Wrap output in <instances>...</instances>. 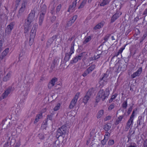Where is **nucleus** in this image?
Here are the masks:
<instances>
[{
	"instance_id": "nucleus-1",
	"label": "nucleus",
	"mask_w": 147,
	"mask_h": 147,
	"mask_svg": "<svg viewBox=\"0 0 147 147\" xmlns=\"http://www.w3.org/2000/svg\"><path fill=\"white\" fill-rule=\"evenodd\" d=\"M109 94V92L107 90L104 91L103 90L101 89L99 92L96 97V99H100L104 101L105 99L107 98Z\"/></svg>"
},
{
	"instance_id": "nucleus-2",
	"label": "nucleus",
	"mask_w": 147,
	"mask_h": 147,
	"mask_svg": "<svg viewBox=\"0 0 147 147\" xmlns=\"http://www.w3.org/2000/svg\"><path fill=\"white\" fill-rule=\"evenodd\" d=\"M38 27V24L37 23H35L33 26L32 30L31 31V32L30 37V42H33V39L35 37L36 35V29ZM29 44L30 45V42H29ZM32 45L31 44L30 45Z\"/></svg>"
},
{
	"instance_id": "nucleus-3",
	"label": "nucleus",
	"mask_w": 147,
	"mask_h": 147,
	"mask_svg": "<svg viewBox=\"0 0 147 147\" xmlns=\"http://www.w3.org/2000/svg\"><path fill=\"white\" fill-rule=\"evenodd\" d=\"M35 11L34 10H32L31 12L28 15L27 21L26 22L25 24L28 25V26L30 27V25L31 22L33 21L34 19Z\"/></svg>"
},
{
	"instance_id": "nucleus-4",
	"label": "nucleus",
	"mask_w": 147,
	"mask_h": 147,
	"mask_svg": "<svg viewBox=\"0 0 147 147\" xmlns=\"http://www.w3.org/2000/svg\"><path fill=\"white\" fill-rule=\"evenodd\" d=\"M66 130V126L64 125L62 126L57 130L56 136L58 138L59 136H62L65 134Z\"/></svg>"
},
{
	"instance_id": "nucleus-5",
	"label": "nucleus",
	"mask_w": 147,
	"mask_h": 147,
	"mask_svg": "<svg viewBox=\"0 0 147 147\" xmlns=\"http://www.w3.org/2000/svg\"><path fill=\"white\" fill-rule=\"evenodd\" d=\"M79 92H78L77 93L74 98L71 101L69 106V108L70 109H72L75 106L77 102L78 99L79 98Z\"/></svg>"
},
{
	"instance_id": "nucleus-6",
	"label": "nucleus",
	"mask_w": 147,
	"mask_h": 147,
	"mask_svg": "<svg viewBox=\"0 0 147 147\" xmlns=\"http://www.w3.org/2000/svg\"><path fill=\"white\" fill-rule=\"evenodd\" d=\"M26 4L27 2L26 1L22 2L21 5V7L19 10L18 13V18H20L23 14L24 12L25 9L26 5Z\"/></svg>"
},
{
	"instance_id": "nucleus-7",
	"label": "nucleus",
	"mask_w": 147,
	"mask_h": 147,
	"mask_svg": "<svg viewBox=\"0 0 147 147\" xmlns=\"http://www.w3.org/2000/svg\"><path fill=\"white\" fill-rule=\"evenodd\" d=\"M44 7L45 8L43 12H42V13L40 15L38 23L39 26H41L42 24L44 19V15L45 13L46 7L45 6Z\"/></svg>"
},
{
	"instance_id": "nucleus-8",
	"label": "nucleus",
	"mask_w": 147,
	"mask_h": 147,
	"mask_svg": "<svg viewBox=\"0 0 147 147\" xmlns=\"http://www.w3.org/2000/svg\"><path fill=\"white\" fill-rule=\"evenodd\" d=\"M14 26V23L13 22L7 25L5 30V33L7 34H10L13 29Z\"/></svg>"
},
{
	"instance_id": "nucleus-9",
	"label": "nucleus",
	"mask_w": 147,
	"mask_h": 147,
	"mask_svg": "<svg viewBox=\"0 0 147 147\" xmlns=\"http://www.w3.org/2000/svg\"><path fill=\"white\" fill-rule=\"evenodd\" d=\"M57 79L55 77L52 79L49 83L48 87L49 89H51L55 85V82L57 81Z\"/></svg>"
},
{
	"instance_id": "nucleus-10",
	"label": "nucleus",
	"mask_w": 147,
	"mask_h": 147,
	"mask_svg": "<svg viewBox=\"0 0 147 147\" xmlns=\"http://www.w3.org/2000/svg\"><path fill=\"white\" fill-rule=\"evenodd\" d=\"M77 0H76L75 1H74L72 3V4L70 5L67 10V11L68 12H72L74 11L76 7V2Z\"/></svg>"
},
{
	"instance_id": "nucleus-11",
	"label": "nucleus",
	"mask_w": 147,
	"mask_h": 147,
	"mask_svg": "<svg viewBox=\"0 0 147 147\" xmlns=\"http://www.w3.org/2000/svg\"><path fill=\"white\" fill-rule=\"evenodd\" d=\"M142 67H140L135 72L131 75V77L132 78H134L137 76H139L142 72Z\"/></svg>"
},
{
	"instance_id": "nucleus-12",
	"label": "nucleus",
	"mask_w": 147,
	"mask_h": 147,
	"mask_svg": "<svg viewBox=\"0 0 147 147\" xmlns=\"http://www.w3.org/2000/svg\"><path fill=\"white\" fill-rule=\"evenodd\" d=\"M121 14V13L120 12H117L114 14L111 18V22H113L119 17Z\"/></svg>"
},
{
	"instance_id": "nucleus-13",
	"label": "nucleus",
	"mask_w": 147,
	"mask_h": 147,
	"mask_svg": "<svg viewBox=\"0 0 147 147\" xmlns=\"http://www.w3.org/2000/svg\"><path fill=\"white\" fill-rule=\"evenodd\" d=\"M11 87H9L7 89L3 94V95L2 96V98L3 99L6 98L8 95L10 93L11 90Z\"/></svg>"
},
{
	"instance_id": "nucleus-14",
	"label": "nucleus",
	"mask_w": 147,
	"mask_h": 147,
	"mask_svg": "<svg viewBox=\"0 0 147 147\" xmlns=\"http://www.w3.org/2000/svg\"><path fill=\"white\" fill-rule=\"evenodd\" d=\"M9 49H6L1 53L0 56V60H2L6 56L9 52Z\"/></svg>"
},
{
	"instance_id": "nucleus-15",
	"label": "nucleus",
	"mask_w": 147,
	"mask_h": 147,
	"mask_svg": "<svg viewBox=\"0 0 147 147\" xmlns=\"http://www.w3.org/2000/svg\"><path fill=\"white\" fill-rule=\"evenodd\" d=\"M105 23V22L104 21H102L101 22H100L98 23L94 28V29L96 30L97 29H100L103 26Z\"/></svg>"
},
{
	"instance_id": "nucleus-16",
	"label": "nucleus",
	"mask_w": 147,
	"mask_h": 147,
	"mask_svg": "<svg viewBox=\"0 0 147 147\" xmlns=\"http://www.w3.org/2000/svg\"><path fill=\"white\" fill-rule=\"evenodd\" d=\"M111 0H101L99 3L100 5L101 6H104L109 4Z\"/></svg>"
},
{
	"instance_id": "nucleus-17",
	"label": "nucleus",
	"mask_w": 147,
	"mask_h": 147,
	"mask_svg": "<svg viewBox=\"0 0 147 147\" xmlns=\"http://www.w3.org/2000/svg\"><path fill=\"white\" fill-rule=\"evenodd\" d=\"M11 76V73L9 72L7 75L4 76L3 78V81L4 82H6L9 80Z\"/></svg>"
},
{
	"instance_id": "nucleus-18",
	"label": "nucleus",
	"mask_w": 147,
	"mask_h": 147,
	"mask_svg": "<svg viewBox=\"0 0 147 147\" xmlns=\"http://www.w3.org/2000/svg\"><path fill=\"white\" fill-rule=\"evenodd\" d=\"M108 75L107 74H104L102 77H100V79L101 80H103L105 82H107L108 81Z\"/></svg>"
},
{
	"instance_id": "nucleus-19",
	"label": "nucleus",
	"mask_w": 147,
	"mask_h": 147,
	"mask_svg": "<svg viewBox=\"0 0 147 147\" xmlns=\"http://www.w3.org/2000/svg\"><path fill=\"white\" fill-rule=\"evenodd\" d=\"M42 117V113H40L37 115L35 119V120L34 122V124L36 123L39 121L40 119H41Z\"/></svg>"
},
{
	"instance_id": "nucleus-20",
	"label": "nucleus",
	"mask_w": 147,
	"mask_h": 147,
	"mask_svg": "<svg viewBox=\"0 0 147 147\" xmlns=\"http://www.w3.org/2000/svg\"><path fill=\"white\" fill-rule=\"evenodd\" d=\"M95 67L96 65H92L90 67H88L86 70L88 73H90L95 69Z\"/></svg>"
},
{
	"instance_id": "nucleus-21",
	"label": "nucleus",
	"mask_w": 147,
	"mask_h": 147,
	"mask_svg": "<svg viewBox=\"0 0 147 147\" xmlns=\"http://www.w3.org/2000/svg\"><path fill=\"white\" fill-rule=\"evenodd\" d=\"M74 42L73 41L71 44V47L70 49V51L69 53H70V55H72L74 53Z\"/></svg>"
},
{
	"instance_id": "nucleus-22",
	"label": "nucleus",
	"mask_w": 147,
	"mask_h": 147,
	"mask_svg": "<svg viewBox=\"0 0 147 147\" xmlns=\"http://www.w3.org/2000/svg\"><path fill=\"white\" fill-rule=\"evenodd\" d=\"M123 116V115H121L119 116L117 119L115 123V124L116 125H118L120 123L122 120Z\"/></svg>"
},
{
	"instance_id": "nucleus-23",
	"label": "nucleus",
	"mask_w": 147,
	"mask_h": 147,
	"mask_svg": "<svg viewBox=\"0 0 147 147\" xmlns=\"http://www.w3.org/2000/svg\"><path fill=\"white\" fill-rule=\"evenodd\" d=\"M94 88H91L88 90L86 94L90 97L91 95L94 93Z\"/></svg>"
},
{
	"instance_id": "nucleus-24",
	"label": "nucleus",
	"mask_w": 147,
	"mask_h": 147,
	"mask_svg": "<svg viewBox=\"0 0 147 147\" xmlns=\"http://www.w3.org/2000/svg\"><path fill=\"white\" fill-rule=\"evenodd\" d=\"M90 96L86 94L84 96L83 99V102L85 104H86L87 103L90 99Z\"/></svg>"
},
{
	"instance_id": "nucleus-25",
	"label": "nucleus",
	"mask_w": 147,
	"mask_h": 147,
	"mask_svg": "<svg viewBox=\"0 0 147 147\" xmlns=\"http://www.w3.org/2000/svg\"><path fill=\"white\" fill-rule=\"evenodd\" d=\"M104 114V111L103 110L99 111L97 114V118L99 119Z\"/></svg>"
},
{
	"instance_id": "nucleus-26",
	"label": "nucleus",
	"mask_w": 147,
	"mask_h": 147,
	"mask_svg": "<svg viewBox=\"0 0 147 147\" xmlns=\"http://www.w3.org/2000/svg\"><path fill=\"white\" fill-rule=\"evenodd\" d=\"M111 128L110 123H107L104 126V128L105 131H108Z\"/></svg>"
},
{
	"instance_id": "nucleus-27",
	"label": "nucleus",
	"mask_w": 147,
	"mask_h": 147,
	"mask_svg": "<svg viewBox=\"0 0 147 147\" xmlns=\"http://www.w3.org/2000/svg\"><path fill=\"white\" fill-rule=\"evenodd\" d=\"M110 35V34H107L105 36L103 39V40H104L105 41L103 42L102 43L101 45H104V44L105 43V42L107 41Z\"/></svg>"
},
{
	"instance_id": "nucleus-28",
	"label": "nucleus",
	"mask_w": 147,
	"mask_h": 147,
	"mask_svg": "<svg viewBox=\"0 0 147 147\" xmlns=\"http://www.w3.org/2000/svg\"><path fill=\"white\" fill-rule=\"evenodd\" d=\"M92 36H90L86 37L84 40L83 41V43L84 44H86L87 42L90 41L92 39Z\"/></svg>"
},
{
	"instance_id": "nucleus-29",
	"label": "nucleus",
	"mask_w": 147,
	"mask_h": 147,
	"mask_svg": "<svg viewBox=\"0 0 147 147\" xmlns=\"http://www.w3.org/2000/svg\"><path fill=\"white\" fill-rule=\"evenodd\" d=\"M86 54L85 52H83L80 53L77 56L79 60H81Z\"/></svg>"
},
{
	"instance_id": "nucleus-30",
	"label": "nucleus",
	"mask_w": 147,
	"mask_h": 147,
	"mask_svg": "<svg viewBox=\"0 0 147 147\" xmlns=\"http://www.w3.org/2000/svg\"><path fill=\"white\" fill-rule=\"evenodd\" d=\"M143 122V118L142 116H139L138 117V120L137 121L138 125H140Z\"/></svg>"
},
{
	"instance_id": "nucleus-31",
	"label": "nucleus",
	"mask_w": 147,
	"mask_h": 147,
	"mask_svg": "<svg viewBox=\"0 0 147 147\" xmlns=\"http://www.w3.org/2000/svg\"><path fill=\"white\" fill-rule=\"evenodd\" d=\"M71 55H70L69 53H66L65 54V56L64 58V60L66 62L68 61L69 59L70 56Z\"/></svg>"
},
{
	"instance_id": "nucleus-32",
	"label": "nucleus",
	"mask_w": 147,
	"mask_h": 147,
	"mask_svg": "<svg viewBox=\"0 0 147 147\" xmlns=\"http://www.w3.org/2000/svg\"><path fill=\"white\" fill-rule=\"evenodd\" d=\"M127 99L125 101H124L122 105V107L124 108L125 109L127 108Z\"/></svg>"
},
{
	"instance_id": "nucleus-33",
	"label": "nucleus",
	"mask_w": 147,
	"mask_h": 147,
	"mask_svg": "<svg viewBox=\"0 0 147 147\" xmlns=\"http://www.w3.org/2000/svg\"><path fill=\"white\" fill-rule=\"evenodd\" d=\"M87 2L86 0H84L80 4V6L79 7V9L82 8L86 4Z\"/></svg>"
},
{
	"instance_id": "nucleus-34",
	"label": "nucleus",
	"mask_w": 147,
	"mask_h": 147,
	"mask_svg": "<svg viewBox=\"0 0 147 147\" xmlns=\"http://www.w3.org/2000/svg\"><path fill=\"white\" fill-rule=\"evenodd\" d=\"M79 60L78 59V58L77 56H76V57L73 58L72 60L71 61V63L72 64L76 63Z\"/></svg>"
},
{
	"instance_id": "nucleus-35",
	"label": "nucleus",
	"mask_w": 147,
	"mask_h": 147,
	"mask_svg": "<svg viewBox=\"0 0 147 147\" xmlns=\"http://www.w3.org/2000/svg\"><path fill=\"white\" fill-rule=\"evenodd\" d=\"M133 122V120L129 119L127 122L126 125L130 127L131 125H132Z\"/></svg>"
},
{
	"instance_id": "nucleus-36",
	"label": "nucleus",
	"mask_w": 147,
	"mask_h": 147,
	"mask_svg": "<svg viewBox=\"0 0 147 147\" xmlns=\"http://www.w3.org/2000/svg\"><path fill=\"white\" fill-rule=\"evenodd\" d=\"M108 140V138H106L105 137L104 139L102 140L101 141V144L103 145H105L107 142V141Z\"/></svg>"
},
{
	"instance_id": "nucleus-37",
	"label": "nucleus",
	"mask_w": 147,
	"mask_h": 147,
	"mask_svg": "<svg viewBox=\"0 0 147 147\" xmlns=\"http://www.w3.org/2000/svg\"><path fill=\"white\" fill-rule=\"evenodd\" d=\"M117 94H115L114 95H113L110 99L109 100V102L111 103L112 102L113 100L115 99L117 96Z\"/></svg>"
},
{
	"instance_id": "nucleus-38",
	"label": "nucleus",
	"mask_w": 147,
	"mask_h": 147,
	"mask_svg": "<svg viewBox=\"0 0 147 147\" xmlns=\"http://www.w3.org/2000/svg\"><path fill=\"white\" fill-rule=\"evenodd\" d=\"M115 143L114 140H110L108 142V144L109 146L113 145Z\"/></svg>"
},
{
	"instance_id": "nucleus-39",
	"label": "nucleus",
	"mask_w": 147,
	"mask_h": 147,
	"mask_svg": "<svg viewBox=\"0 0 147 147\" xmlns=\"http://www.w3.org/2000/svg\"><path fill=\"white\" fill-rule=\"evenodd\" d=\"M54 115V113H52L51 114L49 115H48L47 116V119H49V120H52L53 119V115Z\"/></svg>"
},
{
	"instance_id": "nucleus-40",
	"label": "nucleus",
	"mask_w": 147,
	"mask_h": 147,
	"mask_svg": "<svg viewBox=\"0 0 147 147\" xmlns=\"http://www.w3.org/2000/svg\"><path fill=\"white\" fill-rule=\"evenodd\" d=\"M77 16L75 15L71 18L70 20L72 22V23H74L77 19Z\"/></svg>"
},
{
	"instance_id": "nucleus-41",
	"label": "nucleus",
	"mask_w": 147,
	"mask_h": 147,
	"mask_svg": "<svg viewBox=\"0 0 147 147\" xmlns=\"http://www.w3.org/2000/svg\"><path fill=\"white\" fill-rule=\"evenodd\" d=\"M25 26H26L25 27V28H24V33H27V32H28L29 31V28L30 27H30L28 26V25L27 24H26Z\"/></svg>"
},
{
	"instance_id": "nucleus-42",
	"label": "nucleus",
	"mask_w": 147,
	"mask_h": 147,
	"mask_svg": "<svg viewBox=\"0 0 147 147\" xmlns=\"http://www.w3.org/2000/svg\"><path fill=\"white\" fill-rule=\"evenodd\" d=\"M61 7V4H59L57 7L56 9V13H57L60 10V9Z\"/></svg>"
},
{
	"instance_id": "nucleus-43",
	"label": "nucleus",
	"mask_w": 147,
	"mask_h": 147,
	"mask_svg": "<svg viewBox=\"0 0 147 147\" xmlns=\"http://www.w3.org/2000/svg\"><path fill=\"white\" fill-rule=\"evenodd\" d=\"M60 103H58L57 104V105L54 108V111H57L60 108Z\"/></svg>"
},
{
	"instance_id": "nucleus-44",
	"label": "nucleus",
	"mask_w": 147,
	"mask_h": 147,
	"mask_svg": "<svg viewBox=\"0 0 147 147\" xmlns=\"http://www.w3.org/2000/svg\"><path fill=\"white\" fill-rule=\"evenodd\" d=\"M73 23H72V22L70 20L68 21L65 26V28H67L69 26H71V25H72V24Z\"/></svg>"
},
{
	"instance_id": "nucleus-45",
	"label": "nucleus",
	"mask_w": 147,
	"mask_h": 147,
	"mask_svg": "<svg viewBox=\"0 0 147 147\" xmlns=\"http://www.w3.org/2000/svg\"><path fill=\"white\" fill-rule=\"evenodd\" d=\"M38 137L40 139L43 140L45 138L44 135L42 133L39 134L38 135Z\"/></svg>"
},
{
	"instance_id": "nucleus-46",
	"label": "nucleus",
	"mask_w": 147,
	"mask_h": 147,
	"mask_svg": "<svg viewBox=\"0 0 147 147\" xmlns=\"http://www.w3.org/2000/svg\"><path fill=\"white\" fill-rule=\"evenodd\" d=\"M106 83V82L105 83V81H104L103 80H101L100 79L99 81V84L100 86H101L102 87L104 85H105Z\"/></svg>"
},
{
	"instance_id": "nucleus-47",
	"label": "nucleus",
	"mask_w": 147,
	"mask_h": 147,
	"mask_svg": "<svg viewBox=\"0 0 147 147\" xmlns=\"http://www.w3.org/2000/svg\"><path fill=\"white\" fill-rule=\"evenodd\" d=\"M115 105L113 103L110 105L108 108V110L109 111H111L115 107Z\"/></svg>"
},
{
	"instance_id": "nucleus-48",
	"label": "nucleus",
	"mask_w": 147,
	"mask_h": 147,
	"mask_svg": "<svg viewBox=\"0 0 147 147\" xmlns=\"http://www.w3.org/2000/svg\"><path fill=\"white\" fill-rule=\"evenodd\" d=\"M89 73L87 71V70H86L84 72V73L82 74V76L84 77L87 76L88 74H89Z\"/></svg>"
},
{
	"instance_id": "nucleus-49",
	"label": "nucleus",
	"mask_w": 147,
	"mask_h": 147,
	"mask_svg": "<svg viewBox=\"0 0 147 147\" xmlns=\"http://www.w3.org/2000/svg\"><path fill=\"white\" fill-rule=\"evenodd\" d=\"M111 118V116L109 115H108L104 119V121H106L108 120H110Z\"/></svg>"
},
{
	"instance_id": "nucleus-50",
	"label": "nucleus",
	"mask_w": 147,
	"mask_h": 147,
	"mask_svg": "<svg viewBox=\"0 0 147 147\" xmlns=\"http://www.w3.org/2000/svg\"><path fill=\"white\" fill-rule=\"evenodd\" d=\"M119 5V6H120V8L121 7L122 4L121 2H120L119 1H117L116 2V3L115 4V6L116 7H117L118 6V5Z\"/></svg>"
},
{
	"instance_id": "nucleus-51",
	"label": "nucleus",
	"mask_w": 147,
	"mask_h": 147,
	"mask_svg": "<svg viewBox=\"0 0 147 147\" xmlns=\"http://www.w3.org/2000/svg\"><path fill=\"white\" fill-rule=\"evenodd\" d=\"M100 54L96 56H94V57L92 58V60H96L100 57Z\"/></svg>"
},
{
	"instance_id": "nucleus-52",
	"label": "nucleus",
	"mask_w": 147,
	"mask_h": 147,
	"mask_svg": "<svg viewBox=\"0 0 147 147\" xmlns=\"http://www.w3.org/2000/svg\"><path fill=\"white\" fill-rule=\"evenodd\" d=\"M56 36L54 35L51 38H50V40H51L52 41L51 42H53L54 40L56 38Z\"/></svg>"
},
{
	"instance_id": "nucleus-53",
	"label": "nucleus",
	"mask_w": 147,
	"mask_h": 147,
	"mask_svg": "<svg viewBox=\"0 0 147 147\" xmlns=\"http://www.w3.org/2000/svg\"><path fill=\"white\" fill-rule=\"evenodd\" d=\"M134 113H135L134 111L133 112L131 115L130 116V119H131V120H133L134 118Z\"/></svg>"
},
{
	"instance_id": "nucleus-54",
	"label": "nucleus",
	"mask_w": 147,
	"mask_h": 147,
	"mask_svg": "<svg viewBox=\"0 0 147 147\" xmlns=\"http://www.w3.org/2000/svg\"><path fill=\"white\" fill-rule=\"evenodd\" d=\"M143 147H147V139L143 143Z\"/></svg>"
},
{
	"instance_id": "nucleus-55",
	"label": "nucleus",
	"mask_w": 147,
	"mask_h": 147,
	"mask_svg": "<svg viewBox=\"0 0 147 147\" xmlns=\"http://www.w3.org/2000/svg\"><path fill=\"white\" fill-rule=\"evenodd\" d=\"M47 122H46L45 123H43L42 124V127H43L44 128H45L47 126Z\"/></svg>"
},
{
	"instance_id": "nucleus-56",
	"label": "nucleus",
	"mask_w": 147,
	"mask_h": 147,
	"mask_svg": "<svg viewBox=\"0 0 147 147\" xmlns=\"http://www.w3.org/2000/svg\"><path fill=\"white\" fill-rule=\"evenodd\" d=\"M130 127V126L126 125L125 127V129H124L125 131H127L128 130V129Z\"/></svg>"
},
{
	"instance_id": "nucleus-57",
	"label": "nucleus",
	"mask_w": 147,
	"mask_h": 147,
	"mask_svg": "<svg viewBox=\"0 0 147 147\" xmlns=\"http://www.w3.org/2000/svg\"><path fill=\"white\" fill-rule=\"evenodd\" d=\"M125 47H122L118 51L120 53H121L122 52L123 50L124 49Z\"/></svg>"
},
{
	"instance_id": "nucleus-58",
	"label": "nucleus",
	"mask_w": 147,
	"mask_h": 147,
	"mask_svg": "<svg viewBox=\"0 0 147 147\" xmlns=\"http://www.w3.org/2000/svg\"><path fill=\"white\" fill-rule=\"evenodd\" d=\"M132 110V107H129V108L128 111H127L128 113L129 114L131 113V111Z\"/></svg>"
},
{
	"instance_id": "nucleus-59",
	"label": "nucleus",
	"mask_w": 147,
	"mask_h": 147,
	"mask_svg": "<svg viewBox=\"0 0 147 147\" xmlns=\"http://www.w3.org/2000/svg\"><path fill=\"white\" fill-rule=\"evenodd\" d=\"M143 15H147V8L145 9L143 12Z\"/></svg>"
},
{
	"instance_id": "nucleus-60",
	"label": "nucleus",
	"mask_w": 147,
	"mask_h": 147,
	"mask_svg": "<svg viewBox=\"0 0 147 147\" xmlns=\"http://www.w3.org/2000/svg\"><path fill=\"white\" fill-rule=\"evenodd\" d=\"M110 135V134L108 132H106V134L105 136H105H108L109 135Z\"/></svg>"
},
{
	"instance_id": "nucleus-61",
	"label": "nucleus",
	"mask_w": 147,
	"mask_h": 147,
	"mask_svg": "<svg viewBox=\"0 0 147 147\" xmlns=\"http://www.w3.org/2000/svg\"><path fill=\"white\" fill-rule=\"evenodd\" d=\"M20 0H16V2L17 5H18L19 4Z\"/></svg>"
},
{
	"instance_id": "nucleus-62",
	"label": "nucleus",
	"mask_w": 147,
	"mask_h": 147,
	"mask_svg": "<svg viewBox=\"0 0 147 147\" xmlns=\"http://www.w3.org/2000/svg\"><path fill=\"white\" fill-rule=\"evenodd\" d=\"M8 143L5 144L3 147H8Z\"/></svg>"
},
{
	"instance_id": "nucleus-63",
	"label": "nucleus",
	"mask_w": 147,
	"mask_h": 147,
	"mask_svg": "<svg viewBox=\"0 0 147 147\" xmlns=\"http://www.w3.org/2000/svg\"><path fill=\"white\" fill-rule=\"evenodd\" d=\"M127 147H136V144H135V145H133V146L131 145L130 146H128Z\"/></svg>"
},
{
	"instance_id": "nucleus-64",
	"label": "nucleus",
	"mask_w": 147,
	"mask_h": 147,
	"mask_svg": "<svg viewBox=\"0 0 147 147\" xmlns=\"http://www.w3.org/2000/svg\"><path fill=\"white\" fill-rule=\"evenodd\" d=\"M14 147H19V145L18 144H16Z\"/></svg>"
}]
</instances>
